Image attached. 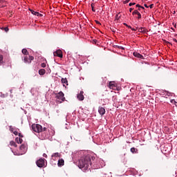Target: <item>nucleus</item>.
Returning <instances> with one entry per match:
<instances>
[{
    "mask_svg": "<svg viewBox=\"0 0 177 177\" xmlns=\"http://www.w3.org/2000/svg\"><path fill=\"white\" fill-rule=\"evenodd\" d=\"M92 156L91 155H87L83 157H81L78 161V167L80 169H83V171H86L88 168H89L90 165H92Z\"/></svg>",
    "mask_w": 177,
    "mask_h": 177,
    "instance_id": "1",
    "label": "nucleus"
},
{
    "mask_svg": "<svg viewBox=\"0 0 177 177\" xmlns=\"http://www.w3.org/2000/svg\"><path fill=\"white\" fill-rule=\"evenodd\" d=\"M32 129L34 131V132H37V133H39L40 132H45L46 131V127L42 128V126L40 124H32Z\"/></svg>",
    "mask_w": 177,
    "mask_h": 177,
    "instance_id": "2",
    "label": "nucleus"
},
{
    "mask_svg": "<svg viewBox=\"0 0 177 177\" xmlns=\"http://www.w3.org/2000/svg\"><path fill=\"white\" fill-rule=\"evenodd\" d=\"M56 99H58L59 100H61L60 103H63L64 100H66V97H64V93L63 92L60 91L58 93L55 94Z\"/></svg>",
    "mask_w": 177,
    "mask_h": 177,
    "instance_id": "3",
    "label": "nucleus"
},
{
    "mask_svg": "<svg viewBox=\"0 0 177 177\" xmlns=\"http://www.w3.org/2000/svg\"><path fill=\"white\" fill-rule=\"evenodd\" d=\"M22 59L24 60V63H28V64H30V63H31V62L34 60V57L31 55H24V57H22Z\"/></svg>",
    "mask_w": 177,
    "mask_h": 177,
    "instance_id": "4",
    "label": "nucleus"
},
{
    "mask_svg": "<svg viewBox=\"0 0 177 177\" xmlns=\"http://www.w3.org/2000/svg\"><path fill=\"white\" fill-rule=\"evenodd\" d=\"M36 164L39 168H42L43 167H45V159L44 158H40L37 162Z\"/></svg>",
    "mask_w": 177,
    "mask_h": 177,
    "instance_id": "5",
    "label": "nucleus"
},
{
    "mask_svg": "<svg viewBox=\"0 0 177 177\" xmlns=\"http://www.w3.org/2000/svg\"><path fill=\"white\" fill-rule=\"evenodd\" d=\"M53 55L57 56V57H60L62 59V57H63V52L62 51V50H57L53 53Z\"/></svg>",
    "mask_w": 177,
    "mask_h": 177,
    "instance_id": "6",
    "label": "nucleus"
},
{
    "mask_svg": "<svg viewBox=\"0 0 177 177\" xmlns=\"http://www.w3.org/2000/svg\"><path fill=\"white\" fill-rule=\"evenodd\" d=\"M109 86L110 89H113V91H117V84H115V82H110Z\"/></svg>",
    "mask_w": 177,
    "mask_h": 177,
    "instance_id": "7",
    "label": "nucleus"
},
{
    "mask_svg": "<svg viewBox=\"0 0 177 177\" xmlns=\"http://www.w3.org/2000/svg\"><path fill=\"white\" fill-rule=\"evenodd\" d=\"M29 10L31 12L32 15H34L35 16H37V17H42V14L35 11L34 10L29 9Z\"/></svg>",
    "mask_w": 177,
    "mask_h": 177,
    "instance_id": "8",
    "label": "nucleus"
},
{
    "mask_svg": "<svg viewBox=\"0 0 177 177\" xmlns=\"http://www.w3.org/2000/svg\"><path fill=\"white\" fill-rule=\"evenodd\" d=\"M98 113H100V115H104L106 114V109L104 107L100 106L98 108Z\"/></svg>",
    "mask_w": 177,
    "mask_h": 177,
    "instance_id": "9",
    "label": "nucleus"
},
{
    "mask_svg": "<svg viewBox=\"0 0 177 177\" xmlns=\"http://www.w3.org/2000/svg\"><path fill=\"white\" fill-rule=\"evenodd\" d=\"M77 99L80 102H82V100H84V91H80V93L79 94H77Z\"/></svg>",
    "mask_w": 177,
    "mask_h": 177,
    "instance_id": "10",
    "label": "nucleus"
},
{
    "mask_svg": "<svg viewBox=\"0 0 177 177\" xmlns=\"http://www.w3.org/2000/svg\"><path fill=\"white\" fill-rule=\"evenodd\" d=\"M58 167H63L64 165V160L61 158L58 160L57 163Z\"/></svg>",
    "mask_w": 177,
    "mask_h": 177,
    "instance_id": "11",
    "label": "nucleus"
},
{
    "mask_svg": "<svg viewBox=\"0 0 177 177\" xmlns=\"http://www.w3.org/2000/svg\"><path fill=\"white\" fill-rule=\"evenodd\" d=\"M133 56H135V57H138V59H143V55L139 54L138 53H133Z\"/></svg>",
    "mask_w": 177,
    "mask_h": 177,
    "instance_id": "12",
    "label": "nucleus"
},
{
    "mask_svg": "<svg viewBox=\"0 0 177 177\" xmlns=\"http://www.w3.org/2000/svg\"><path fill=\"white\" fill-rule=\"evenodd\" d=\"M52 158H56V157H62V154L59 153L58 152L53 153L51 156Z\"/></svg>",
    "mask_w": 177,
    "mask_h": 177,
    "instance_id": "13",
    "label": "nucleus"
},
{
    "mask_svg": "<svg viewBox=\"0 0 177 177\" xmlns=\"http://www.w3.org/2000/svg\"><path fill=\"white\" fill-rule=\"evenodd\" d=\"M138 32H142V34H146V32H147L146 28L141 27V28H138Z\"/></svg>",
    "mask_w": 177,
    "mask_h": 177,
    "instance_id": "14",
    "label": "nucleus"
},
{
    "mask_svg": "<svg viewBox=\"0 0 177 177\" xmlns=\"http://www.w3.org/2000/svg\"><path fill=\"white\" fill-rule=\"evenodd\" d=\"M45 73H46V71H45V69L39 70V75H45Z\"/></svg>",
    "mask_w": 177,
    "mask_h": 177,
    "instance_id": "15",
    "label": "nucleus"
},
{
    "mask_svg": "<svg viewBox=\"0 0 177 177\" xmlns=\"http://www.w3.org/2000/svg\"><path fill=\"white\" fill-rule=\"evenodd\" d=\"M62 84H66V85H68V82L66 78H62L61 80Z\"/></svg>",
    "mask_w": 177,
    "mask_h": 177,
    "instance_id": "16",
    "label": "nucleus"
},
{
    "mask_svg": "<svg viewBox=\"0 0 177 177\" xmlns=\"http://www.w3.org/2000/svg\"><path fill=\"white\" fill-rule=\"evenodd\" d=\"M15 141L17 142V143H20V144L23 143V139L20 138H16Z\"/></svg>",
    "mask_w": 177,
    "mask_h": 177,
    "instance_id": "17",
    "label": "nucleus"
},
{
    "mask_svg": "<svg viewBox=\"0 0 177 177\" xmlns=\"http://www.w3.org/2000/svg\"><path fill=\"white\" fill-rule=\"evenodd\" d=\"M22 53L23 55H24V56H27V55H28V51L27 50V49L24 48L22 49Z\"/></svg>",
    "mask_w": 177,
    "mask_h": 177,
    "instance_id": "18",
    "label": "nucleus"
},
{
    "mask_svg": "<svg viewBox=\"0 0 177 177\" xmlns=\"http://www.w3.org/2000/svg\"><path fill=\"white\" fill-rule=\"evenodd\" d=\"M10 146H13L14 147H17V145L15 141H10Z\"/></svg>",
    "mask_w": 177,
    "mask_h": 177,
    "instance_id": "19",
    "label": "nucleus"
},
{
    "mask_svg": "<svg viewBox=\"0 0 177 177\" xmlns=\"http://www.w3.org/2000/svg\"><path fill=\"white\" fill-rule=\"evenodd\" d=\"M1 64H3V56L0 54V66Z\"/></svg>",
    "mask_w": 177,
    "mask_h": 177,
    "instance_id": "20",
    "label": "nucleus"
},
{
    "mask_svg": "<svg viewBox=\"0 0 177 177\" xmlns=\"http://www.w3.org/2000/svg\"><path fill=\"white\" fill-rule=\"evenodd\" d=\"M20 150H22L23 151H24V150H26V145L23 144L20 146Z\"/></svg>",
    "mask_w": 177,
    "mask_h": 177,
    "instance_id": "21",
    "label": "nucleus"
},
{
    "mask_svg": "<svg viewBox=\"0 0 177 177\" xmlns=\"http://www.w3.org/2000/svg\"><path fill=\"white\" fill-rule=\"evenodd\" d=\"M130 151L132 153H136L138 151V149H136L135 147H132V148H131Z\"/></svg>",
    "mask_w": 177,
    "mask_h": 177,
    "instance_id": "22",
    "label": "nucleus"
},
{
    "mask_svg": "<svg viewBox=\"0 0 177 177\" xmlns=\"http://www.w3.org/2000/svg\"><path fill=\"white\" fill-rule=\"evenodd\" d=\"M91 8L93 12H96V10H95V3H91Z\"/></svg>",
    "mask_w": 177,
    "mask_h": 177,
    "instance_id": "23",
    "label": "nucleus"
},
{
    "mask_svg": "<svg viewBox=\"0 0 177 177\" xmlns=\"http://www.w3.org/2000/svg\"><path fill=\"white\" fill-rule=\"evenodd\" d=\"M120 18H121V15H120V14L116 15V17H115L116 20H120Z\"/></svg>",
    "mask_w": 177,
    "mask_h": 177,
    "instance_id": "24",
    "label": "nucleus"
},
{
    "mask_svg": "<svg viewBox=\"0 0 177 177\" xmlns=\"http://www.w3.org/2000/svg\"><path fill=\"white\" fill-rule=\"evenodd\" d=\"M139 13V11L138 10H134L133 12H132V15H138Z\"/></svg>",
    "mask_w": 177,
    "mask_h": 177,
    "instance_id": "25",
    "label": "nucleus"
},
{
    "mask_svg": "<svg viewBox=\"0 0 177 177\" xmlns=\"http://www.w3.org/2000/svg\"><path fill=\"white\" fill-rule=\"evenodd\" d=\"M3 30H4V31H5L6 32H8V31H9V28H8V27L3 28Z\"/></svg>",
    "mask_w": 177,
    "mask_h": 177,
    "instance_id": "26",
    "label": "nucleus"
},
{
    "mask_svg": "<svg viewBox=\"0 0 177 177\" xmlns=\"http://www.w3.org/2000/svg\"><path fill=\"white\" fill-rule=\"evenodd\" d=\"M41 67H42L43 68H45V67H46V64H45V63H41Z\"/></svg>",
    "mask_w": 177,
    "mask_h": 177,
    "instance_id": "27",
    "label": "nucleus"
},
{
    "mask_svg": "<svg viewBox=\"0 0 177 177\" xmlns=\"http://www.w3.org/2000/svg\"><path fill=\"white\" fill-rule=\"evenodd\" d=\"M138 19H142V15H140V12H138Z\"/></svg>",
    "mask_w": 177,
    "mask_h": 177,
    "instance_id": "28",
    "label": "nucleus"
},
{
    "mask_svg": "<svg viewBox=\"0 0 177 177\" xmlns=\"http://www.w3.org/2000/svg\"><path fill=\"white\" fill-rule=\"evenodd\" d=\"M171 103H172L173 104H175V103L176 104V101H175V100H171Z\"/></svg>",
    "mask_w": 177,
    "mask_h": 177,
    "instance_id": "29",
    "label": "nucleus"
},
{
    "mask_svg": "<svg viewBox=\"0 0 177 177\" xmlns=\"http://www.w3.org/2000/svg\"><path fill=\"white\" fill-rule=\"evenodd\" d=\"M14 135H15L16 136H17V135H19V132H17V131H15L13 132Z\"/></svg>",
    "mask_w": 177,
    "mask_h": 177,
    "instance_id": "30",
    "label": "nucleus"
},
{
    "mask_svg": "<svg viewBox=\"0 0 177 177\" xmlns=\"http://www.w3.org/2000/svg\"><path fill=\"white\" fill-rule=\"evenodd\" d=\"M133 5H136V3H130L129 6H133Z\"/></svg>",
    "mask_w": 177,
    "mask_h": 177,
    "instance_id": "31",
    "label": "nucleus"
},
{
    "mask_svg": "<svg viewBox=\"0 0 177 177\" xmlns=\"http://www.w3.org/2000/svg\"><path fill=\"white\" fill-rule=\"evenodd\" d=\"M149 8H150V9H153V8H154V4H151L149 6Z\"/></svg>",
    "mask_w": 177,
    "mask_h": 177,
    "instance_id": "32",
    "label": "nucleus"
},
{
    "mask_svg": "<svg viewBox=\"0 0 177 177\" xmlns=\"http://www.w3.org/2000/svg\"><path fill=\"white\" fill-rule=\"evenodd\" d=\"M97 39H93V44H97Z\"/></svg>",
    "mask_w": 177,
    "mask_h": 177,
    "instance_id": "33",
    "label": "nucleus"
},
{
    "mask_svg": "<svg viewBox=\"0 0 177 177\" xmlns=\"http://www.w3.org/2000/svg\"><path fill=\"white\" fill-rule=\"evenodd\" d=\"M131 30H132V31H137V30H138V28H136V29H135V28H131Z\"/></svg>",
    "mask_w": 177,
    "mask_h": 177,
    "instance_id": "34",
    "label": "nucleus"
},
{
    "mask_svg": "<svg viewBox=\"0 0 177 177\" xmlns=\"http://www.w3.org/2000/svg\"><path fill=\"white\" fill-rule=\"evenodd\" d=\"M136 8H142V6L139 5V4H137L136 5Z\"/></svg>",
    "mask_w": 177,
    "mask_h": 177,
    "instance_id": "35",
    "label": "nucleus"
},
{
    "mask_svg": "<svg viewBox=\"0 0 177 177\" xmlns=\"http://www.w3.org/2000/svg\"><path fill=\"white\" fill-rule=\"evenodd\" d=\"M18 135H19V138H23V135L21 133H19Z\"/></svg>",
    "mask_w": 177,
    "mask_h": 177,
    "instance_id": "36",
    "label": "nucleus"
},
{
    "mask_svg": "<svg viewBox=\"0 0 177 177\" xmlns=\"http://www.w3.org/2000/svg\"><path fill=\"white\" fill-rule=\"evenodd\" d=\"M43 157L46 158V157H48V155H46V153H44V154H43Z\"/></svg>",
    "mask_w": 177,
    "mask_h": 177,
    "instance_id": "37",
    "label": "nucleus"
},
{
    "mask_svg": "<svg viewBox=\"0 0 177 177\" xmlns=\"http://www.w3.org/2000/svg\"><path fill=\"white\" fill-rule=\"evenodd\" d=\"M129 2V0L124 1V3H128Z\"/></svg>",
    "mask_w": 177,
    "mask_h": 177,
    "instance_id": "38",
    "label": "nucleus"
},
{
    "mask_svg": "<svg viewBox=\"0 0 177 177\" xmlns=\"http://www.w3.org/2000/svg\"><path fill=\"white\" fill-rule=\"evenodd\" d=\"M133 10V8H131L129 9V12H131Z\"/></svg>",
    "mask_w": 177,
    "mask_h": 177,
    "instance_id": "39",
    "label": "nucleus"
},
{
    "mask_svg": "<svg viewBox=\"0 0 177 177\" xmlns=\"http://www.w3.org/2000/svg\"><path fill=\"white\" fill-rule=\"evenodd\" d=\"M96 24H100V22L99 21H95Z\"/></svg>",
    "mask_w": 177,
    "mask_h": 177,
    "instance_id": "40",
    "label": "nucleus"
},
{
    "mask_svg": "<svg viewBox=\"0 0 177 177\" xmlns=\"http://www.w3.org/2000/svg\"><path fill=\"white\" fill-rule=\"evenodd\" d=\"M127 28H131V30H132V27L131 26H127Z\"/></svg>",
    "mask_w": 177,
    "mask_h": 177,
    "instance_id": "41",
    "label": "nucleus"
},
{
    "mask_svg": "<svg viewBox=\"0 0 177 177\" xmlns=\"http://www.w3.org/2000/svg\"><path fill=\"white\" fill-rule=\"evenodd\" d=\"M144 6H145V8H149V6H147V4H144Z\"/></svg>",
    "mask_w": 177,
    "mask_h": 177,
    "instance_id": "42",
    "label": "nucleus"
},
{
    "mask_svg": "<svg viewBox=\"0 0 177 177\" xmlns=\"http://www.w3.org/2000/svg\"><path fill=\"white\" fill-rule=\"evenodd\" d=\"M173 41H174V42H176V44H177V40H176V39H173Z\"/></svg>",
    "mask_w": 177,
    "mask_h": 177,
    "instance_id": "43",
    "label": "nucleus"
},
{
    "mask_svg": "<svg viewBox=\"0 0 177 177\" xmlns=\"http://www.w3.org/2000/svg\"><path fill=\"white\" fill-rule=\"evenodd\" d=\"M123 24L124 26H126V27H128V24H127L126 23H124Z\"/></svg>",
    "mask_w": 177,
    "mask_h": 177,
    "instance_id": "44",
    "label": "nucleus"
},
{
    "mask_svg": "<svg viewBox=\"0 0 177 177\" xmlns=\"http://www.w3.org/2000/svg\"><path fill=\"white\" fill-rule=\"evenodd\" d=\"M119 48H120V49H124V47L119 46Z\"/></svg>",
    "mask_w": 177,
    "mask_h": 177,
    "instance_id": "45",
    "label": "nucleus"
},
{
    "mask_svg": "<svg viewBox=\"0 0 177 177\" xmlns=\"http://www.w3.org/2000/svg\"><path fill=\"white\" fill-rule=\"evenodd\" d=\"M141 9H143V10H145V7H143V6H141V7H140Z\"/></svg>",
    "mask_w": 177,
    "mask_h": 177,
    "instance_id": "46",
    "label": "nucleus"
},
{
    "mask_svg": "<svg viewBox=\"0 0 177 177\" xmlns=\"http://www.w3.org/2000/svg\"><path fill=\"white\" fill-rule=\"evenodd\" d=\"M167 44H169V45H172V44H171L170 42L167 41Z\"/></svg>",
    "mask_w": 177,
    "mask_h": 177,
    "instance_id": "47",
    "label": "nucleus"
},
{
    "mask_svg": "<svg viewBox=\"0 0 177 177\" xmlns=\"http://www.w3.org/2000/svg\"><path fill=\"white\" fill-rule=\"evenodd\" d=\"M176 13V11H174L173 15H175Z\"/></svg>",
    "mask_w": 177,
    "mask_h": 177,
    "instance_id": "48",
    "label": "nucleus"
},
{
    "mask_svg": "<svg viewBox=\"0 0 177 177\" xmlns=\"http://www.w3.org/2000/svg\"><path fill=\"white\" fill-rule=\"evenodd\" d=\"M175 106H177V102H176V103H174Z\"/></svg>",
    "mask_w": 177,
    "mask_h": 177,
    "instance_id": "49",
    "label": "nucleus"
},
{
    "mask_svg": "<svg viewBox=\"0 0 177 177\" xmlns=\"http://www.w3.org/2000/svg\"><path fill=\"white\" fill-rule=\"evenodd\" d=\"M138 10H140V8H138Z\"/></svg>",
    "mask_w": 177,
    "mask_h": 177,
    "instance_id": "50",
    "label": "nucleus"
},
{
    "mask_svg": "<svg viewBox=\"0 0 177 177\" xmlns=\"http://www.w3.org/2000/svg\"><path fill=\"white\" fill-rule=\"evenodd\" d=\"M174 27H176V26H174Z\"/></svg>",
    "mask_w": 177,
    "mask_h": 177,
    "instance_id": "51",
    "label": "nucleus"
}]
</instances>
